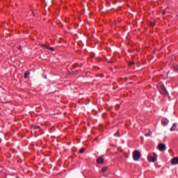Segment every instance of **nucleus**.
Wrapping results in <instances>:
<instances>
[{
  "instance_id": "1",
  "label": "nucleus",
  "mask_w": 178,
  "mask_h": 178,
  "mask_svg": "<svg viewBox=\"0 0 178 178\" xmlns=\"http://www.w3.org/2000/svg\"><path fill=\"white\" fill-rule=\"evenodd\" d=\"M141 158V153L138 150L133 152V159L134 161H138Z\"/></svg>"
},
{
  "instance_id": "2",
  "label": "nucleus",
  "mask_w": 178,
  "mask_h": 178,
  "mask_svg": "<svg viewBox=\"0 0 178 178\" xmlns=\"http://www.w3.org/2000/svg\"><path fill=\"white\" fill-rule=\"evenodd\" d=\"M159 91L161 92L163 95H168V90H166V88L163 85H161L159 87Z\"/></svg>"
},
{
  "instance_id": "3",
  "label": "nucleus",
  "mask_w": 178,
  "mask_h": 178,
  "mask_svg": "<svg viewBox=\"0 0 178 178\" xmlns=\"http://www.w3.org/2000/svg\"><path fill=\"white\" fill-rule=\"evenodd\" d=\"M157 156L158 155L156 154V153H153V157L152 156H148L149 162H155L156 161Z\"/></svg>"
},
{
  "instance_id": "4",
  "label": "nucleus",
  "mask_w": 178,
  "mask_h": 178,
  "mask_svg": "<svg viewBox=\"0 0 178 178\" xmlns=\"http://www.w3.org/2000/svg\"><path fill=\"white\" fill-rule=\"evenodd\" d=\"M158 148L159 149V151H165L166 149V145H165V144L163 143H159L158 145Z\"/></svg>"
},
{
  "instance_id": "5",
  "label": "nucleus",
  "mask_w": 178,
  "mask_h": 178,
  "mask_svg": "<svg viewBox=\"0 0 178 178\" xmlns=\"http://www.w3.org/2000/svg\"><path fill=\"white\" fill-rule=\"evenodd\" d=\"M170 130V131H177V123H174Z\"/></svg>"
},
{
  "instance_id": "6",
  "label": "nucleus",
  "mask_w": 178,
  "mask_h": 178,
  "mask_svg": "<svg viewBox=\"0 0 178 178\" xmlns=\"http://www.w3.org/2000/svg\"><path fill=\"white\" fill-rule=\"evenodd\" d=\"M171 163H172V165H177L178 164V158L177 157L173 158L171 161Z\"/></svg>"
},
{
  "instance_id": "7",
  "label": "nucleus",
  "mask_w": 178,
  "mask_h": 178,
  "mask_svg": "<svg viewBox=\"0 0 178 178\" xmlns=\"http://www.w3.org/2000/svg\"><path fill=\"white\" fill-rule=\"evenodd\" d=\"M169 123V120L168 119H163L161 120V124H163V126H166V124H168Z\"/></svg>"
},
{
  "instance_id": "8",
  "label": "nucleus",
  "mask_w": 178,
  "mask_h": 178,
  "mask_svg": "<svg viewBox=\"0 0 178 178\" xmlns=\"http://www.w3.org/2000/svg\"><path fill=\"white\" fill-rule=\"evenodd\" d=\"M104 162V159L102 157H99L97 159V163H102Z\"/></svg>"
},
{
  "instance_id": "9",
  "label": "nucleus",
  "mask_w": 178,
  "mask_h": 178,
  "mask_svg": "<svg viewBox=\"0 0 178 178\" xmlns=\"http://www.w3.org/2000/svg\"><path fill=\"white\" fill-rule=\"evenodd\" d=\"M42 47H43L44 48H46V49H49L50 51H54V47H48L44 44H42Z\"/></svg>"
},
{
  "instance_id": "10",
  "label": "nucleus",
  "mask_w": 178,
  "mask_h": 178,
  "mask_svg": "<svg viewBox=\"0 0 178 178\" xmlns=\"http://www.w3.org/2000/svg\"><path fill=\"white\" fill-rule=\"evenodd\" d=\"M145 137H151L152 136V132L151 131H149L147 134H145Z\"/></svg>"
},
{
  "instance_id": "11",
  "label": "nucleus",
  "mask_w": 178,
  "mask_h": 178,
  "mask_svg": "<svg viewBox=\"0 0 178 178\" xmlns=\"http://www.w3.org/2000/svg\"><path fill=\"white\" fill-rule=\"evenodd\" d=\"M108 171V168L106 167H104L102 169V173H105Z\"/></svg>"
},
{
  "instance_id": "12",
  "label": "nucleus",
  "mask_w": 178,
  "mask_h": 178,
  "mask_svg": "<svg viewBox=\"0 0 178 178\" xmlns=\"http://www.w3.org/2000/svg\"><path fill=\"white\" fill-rule=\"evenodd\" d=\"M29 75H30V72H25V73L24 74V77L25 79H27V77H29Z\"/></svg>"
},
{
  "instance_id": "13",
  "label": "nucleus",
  "mask_w": 178,
  "mask_h": 178,
  "mask_svg": "<svg viewBox=\"0 0 178 178\" xmlns=\"http://www.w3.org/2000/svg\"><path fill=\"white\" fill-rule=\"evenodd\" d=\"M32 129H33L34 130H37V129H40V126L33 125L32 126Z\"/></svg>"
},
{
  "instance_id": "14",
  "label": "nucleus",
  "mask_w": 178,
  "mask_h": 178,
  "mask_svg": "<svg viewBox=\"0 0 178 178\" xmlns=\"http://www.w3.org/2000/svg\"><path fill=\"white\" fill-rule=\"evenodd\" d=\"M84 153V148H81L79 150V154H83Z\"/></svg>"
},
{
  "instance_id": "15",
  "label": "nucleus",
  "mask_w": 178,
  "mask_h": 178,
  "mask_svg": "<svg viewBox=\"0 0 178 178\" xmlns=\"http://www.w3.org/2000/svg\"><path fill=\"white\" fill-rule=\"evenodd\" d=\"M150 26L151 27H154V26H155V22H151Z\"/></svg>"
},
{
  "instance_id": "16",
  "label": "nucleus",
  "mask_w": 178,
  "mask_h": 178,
  "mask_svg": "<svg viewBox=\"0 0 178 178\" xmlns=\"http://www.w3.org/2000/svg\"><path fill=\"white\" fill-rule=\"evenodd\" d=\"M166 13V12L165 11V10H163V12H162V15H165Z\"/></svg>"
},
{
  "instance_id": "17",
  "label": "nucleus",
  "mask_w": 178,
  "mask_h": 178,
  "mask_svg": "<svg viewBox=\"0 0 178 178\" xmlns=\"http://www.w3.org/2000/svg\"><path fill=\"white\" fill-rule=\"evenodd\" d=\"M130 65H134V62L130 63Z\"/></svg>"
},
{
  "instance_id": "18",
  "label": "nucleus",
  "mask_w": 178,
  "mask_h": 178,
  "mask_svg": "<svg viewBox=\"0 0 178 178\" xmlns=\"http://www.w3.org/2000/svg\"><path fill=\"white\" fill-rule=\"evenodd\" d=\"M176 70H178V65H177V67H176Z\"/></svg>"
},
{
  "instance_id": "19",
  "label": "nucleus",
  "mask_w": 178,
  "mask_h": 178,
  "mask_svg": "<svg viewBox=\"0 0 178 178\" xmlns=\"http://www.w3.org/2000/svg\"><path fill=\"white\" fill-rule=\"evenodd\" d=\"M19 49H22V47L19 46Z\"/></svg>"
}]
</instances>
